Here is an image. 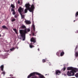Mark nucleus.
<instances>
[{"label":"nucleus","instance_id":"nucleus-24","mask_svg":"<svg viewBox=\"0 0 78 78\" xmlns=\"http://www.w3.org/2000/svg\"><path fill=\"white\" fill-rule=\"evenodd\" d=\"M11 12H12V11H13V12L14 11H15V10L14 9L11 8Z\"/></svg>","mask_w":78,"mask_h":78},{"label":"nucleus","instance_id":"nucleus-12","mask_svg":"<svg viewBox=\"0 0 78 78\" xmlns=\"http://www.w3.org/2000/svg\"><path fill=\"white\" fill-rule=\"evenodd\" d=\"M23 14V13H21L20 14L22 19H25V15H23L22 14Z\"/></svg>","mask_w":78,"mask_h":78},{"label":"nucleus","instance_id":"nucleus-28","mask_svg":"<svg viewBox=\"0 0 78 78\" xmlns=\"http://www.w3.org/2000/svg\"><path fill=\"white\" fill-rule=\"evenodd\" d=\"M2 73L3 74L4 76L5 75V71L3 72Z\"/></svg>","mask_w":78,"mask_h":78},{"label":"nucleus","instance_id":"nucleus-3","mask_svg":"<svg viewBox=\"0 0 78 78\" xmlns=\"http://www.w3.org/2000/svg\"><path fill=\"white\" fill-rule=\"evenodd\" d=\"M25 6L26 8L28 9V10H29L30 12H33L34 11V5L32 4L31 6V7H30V4L29 3H27L25 4Z\"/></svg>","mask_w":78,"mask_h":78},{"label":"nucleus","instance_id":"nucleus-17","mask_svg":"<svg viewBox=\"0 0 78 78\" xmlns=\"http://www.w3.org/2000/svg\"><path fill=\"white\" fill-rule=\"evenodd\" d=\"M11 6L12 8H13V9H14V8H15V6H14V5L13 4H11Z\"/></svg>","mask_w":78,"mask_h":78},{"label":"nucleus","instance_id":"nucleus-13","mask_svg":"<svg viewBox=\"0 0 78 78\" xmlns=\"http://www.w3.org/2000/svg\"><path fill=\"white\" fill-rule=\"evenodd\" d=\"M2 27V28H3V29H6V30H8V27H6V26L5 25L3 26Z\"/></svg>","mask_w":78,"mask_h":78},{"label":"nucleus","instance_id":"nucleus-16","mask_svg":"<svg viewBox=\"0 0 78 78\" xmlns=\"http://www.w3.org/2000/svg\"><path fill=\"white\" fill-rule=\"evenodd\" d=\"M13 31H15L16 34H18V33H17V29H13Z\"/></svg>","mask_w":78,"mask_h":78},{"label":"nucleus","instance_id":"nucleus-39","mask_svg":"<svg viewBox=\"0 0 78 78\" xmlns=\"http://www.w3.org/2000/svg\"><path fill=\"white\" fill-rule=\"evenodd\" d=\"M20 39H21V38H20Z\"/></svg>","mask_w":78,"mask_h":78},{"label":"nucleus","instance_id":"nucleus-25","mask_svg":"<svg viewBox=\"0 0 78 78\" xmlns=\"http://www.w3.org/2000/svg\"><path fill=\"white\" fill-rule=\"evenodd\" d=\"M62 69H63V71H65V70H66V67H64Z\"/></svg>","mask_w":78,"mask_h":78},{"label":"nucleus","instance_id":"nucleus-7","mask_svg":"<svg viewBox=\"0 0 78 78\" xmlns=\"http://www.w3.org/2000/svg\"><path fill=\"white\" fill-rule=\"evenodd\" d=\"M33 32L32 33V36H36V35H35L34 34H35V26H34V25H33Z\"/></svg>","mask_w":78,"mask_h":78},{"label":"nucleus","instance_id":"nucleus-36","mask_svg":"<svg viewBox=\"0 0 78 78\" xmlns=\"http://www.w3.org/2000/svg\"><path fill=\"white\" fill-rule=\"evenodd\" d=\"M75 22V20H74V22Z\"/></svg>","mask_w":78,"mask_h":78},{"label":"nucleus","instance_id":"nucleus-40","mask_svg":"<svg viewBox=\"0 0 78 78\" xmlns=\"http://www.w3.org/2000/svg\"><path fill=\"white\" fill-rule=\"evenodd\" d=\"M33 1H34V0H33Z\"/></svg>","mask_w":78,"mask_h":78},{"label":"nucleus","instance_id":"nucleus-2","mask_svg":"<svg viewBox=\"0 0 78 78\" xmlns=\"http://www.w3.org/2000/svg\"><path fill=\"white\" fill-rule=\"evenodd\" d=\"M30 29L29 28H26L23 30H20V33L21 35V37L23 38V41H25V36L26 34H27V33H28V32H30Z\"/></svg>","mask_w":78,"mask_h":78},{"label":"nucleus","instance_id":"nucleus-22","mask_svg":"<svg viewBox=\"0 0 78 78\" xmlns=\"http://www.w3.org/2000/svg\"><path fill=\"white\" fill-rule=\"evenodd\" d=\"M78 16V12H76V13L75 14V16L76 17H77Z\"/></svg>","mask_w":78,"mask_h":78},{"label":"nucleus","instance_id":"nucleus-38","mask_svg":"<svg viewBox=\"0 0 78 78\" xmlns=\"http://www.w3.org/2000/svg\"><path fill=\"white\" fill-rule=\"evenodd\" d=\"M45 75H47V74H45Z\"/></svg>","mask_w":78,"mask_h":78},{"label":"nucleus","instance_id":"nucleus-9","mask_svg":"<svg viewBox=\"0 0 78 78\" xmlns=\"http://www.w3.org/2000/svg\"><path fill=\"white\" fill-rule=\"evenodd\" d=\"M59 52L60 53V56H63L64 55V52L62 50H59Z\"/></svg>","mask_w":78,"mask_h":78},{"label":"nucleus","instance_id":"nucleus-35","mask_svg":"<svg viewBox=\"0 0 78 78\" xmlns=\"http://www.w3.org/2000/svg\"><path fill=\"white\" fill-rule=\"evenodd\" d=\"M8 78H11V77H8ZM12 78H14V77H12Z\"/></svg>","mask_w":78,"mask_h":78},{"label":"nucleus","instance_id":"nucleus-31","mask_svg":"<svg viewBox=\"0 0 78 78\" xmlns=\"http://www.w3.org/2000/svg\"><path fill=\"white\" fill-rule=\"evenodd\" d=\"M78 45H77L75 49L76 50V49H77V48H78Z\"/></svg>","mask_w":78,"mask_h":78},{"label":"nucleus","instance_id":"nucleus-30","mask_svg":"<svg viewBox=\"0 0 78 78\" xmlns=\"http://www.w3.org/2000/svg\"><path fill=\"white\" fill-rule=\"evenodd\" d=\"M13 49H14V48H12V49H10V50L11 51H12V50H13Z\"/></svg>","mask_w":78,"mask_h":78},{"label":"nucleus","instance_id":"nucleus-21","mask_svg":"<svg viewBox=\"0 0 78 78\" xmlns=\"http://www.w3.org/2000/svg\"><path fill=\"white\" fill-rule=\"evenodd\" d=\"M59 51L57 53H56V55L57 56H59Z\"/></svg>","mask_w":78,"mask_h":78},{"label":"nucleus","instance_id":"nucleus-37","mask_svg":"<svg viewBox=\"0 0 78 78\" xmlns=\"http://www.w3.org/2000/svg\"><path fill=\"white\" fill-rule=\"evenodd\" d=\"M0 37H1V34H0Z\"/></svg>","mask_w":78,"mask_h":78},{"label":"nucleus","instance_id":"nucleus-10","mask_svg":"<svg viewBox=\"0 0 78 78\" xmlns=\"http://www.w3.org/2000/svg\"><path fill=\"white\" fill-rule=\"evenodd\" d=\"M25 22L26 23L27 25H30V24L31 23V22L30 21L28 20H26Z\"/></svg>","mask_w":78,"mask_h":78},{"label":"nucleus","instance_id":"nucleus-11","mask_svg":"<svg viewBox=\"0 0 78 78\" xmlns=\"http://www.w3.org/2000/svg\"><path fill=\"white\" fill-rule=\"evenodd\" d=\"M26 27H25V26L24 25H22L21 26V27L20 28V30L22 29H25V28H26Z\"/></svg>","mask_w":78,"mask_h":78},{"label":"nucleus","instance_id":"nucleus-1","mask_svg":"<svg viewBox=\"0 0 78 78\" xmlns=\"http://www.w3.org/2000/svg\"><path fill=\"white\" fill-rule=\"evenodd\" d=\"M67 70H71L68 71L67 72V75L69 76H74L75 75V73H76L77 69L76 68H74L73 67H70L67 68Z\"/></svg>","mask_w":78,"mask_h":78},{"label":"nucleus","instance_id":"nucleus-26","mask_svg":"<svg viewBox=\"0 0 78 78\" xmlns=\"http://www.w3.org/2000/svg\"><path fill=\"white\" fill-rule=\"evenodd\" d=\"M12 14L13 15H15L16 14V12H15V11H14L12 12Z\"/></svg>","mask_w":78,"mask_h":78},{"label":"nucleus","instance_id":"nucleus-14","mask_svg":"<svg viewBox=\"0 0 78 78\" xmlns=\"http://www.w3.org/2000/svg\"><path fill=\"white\" fill-rule=\"evenodd\" d=\"M39 78H45L44 76L41 74V75L39 76Z\"/></svg>","mask_w":78,"mask_h":78},{"label":"nucleus","instance_id":"nucleus-18","mask_svg":"<svg viewBox=\"0 0 78 78\" xmlns=\"http://www.w3.org/2000/svg\"><path fill=\"white\" fill-rule=\"evenodd\" d=\"M75 55L76 57H77V56H78V52H76L75 53Z\"/></svg>","mask_w":78,"mask_h":78},{"label":"nucleus","instance_id":"nucleus-34","mask_svg":"<svg viewBox=\"0 0 78 78\" xmlns=\"http://www.w3.org/2000/svg\"><path fill=\"white\" fill-rule=\"evenodd\" d=\"M37 50H38V51H39V48H38Z\"/></svg>","mask_w":78,"mask_h":78},{"label":"nucleus","instance_id":"nucleus-15","mask_svg":"<svg viewBox=\"0 0 78 78\" xmlns=\"http://www.w3.org/2000/svg\"><path fill=\"white\" fill-rule=\"evenodd\" d=\"M4 68V66L2 65L1 66V70L2 71H3V69Z\"/></svg>","mask_w":78,"mask_h":78},{"label":"nucleus","instance_id":"nucleus-6","mask_svg":"<svg viewBox=\"0 0 78 78\" xmlns=\"http://www.w3.org/2000/svg\"><path fill=\"white\" fill-rule=\"evenodd\" d=\"M18 11L19 12L20 14H24L25 12H23L24 11V8H22L21 7H20L18 10Z\"/></svg>","mask_w":78,"mask_h":78},{"label":"nucleus","instance_id":"nucleus-33","mask_svg":"<svg viewBox=\"0 0 78 78\" xmlns=\"http://www.w3.org/2000/svg\"><path fill=\"white\" fill-rule=\"evenodd\" d=\"M10 76H13V75H12V74H10Z\"/></svg>","mask_w":78,"mask_h":78},{"label":"nucleus","instance_id":"nucleus-32","mask_svg":"<svg viewBox=\"0 0 78 78\" xmlns=\"http://www.w3.org/2000/svg\"><path fill=\"white\" fill-rule=\"evenodd\" d=\"M18 4H20V1H19V0H18Z\"/></svg>","mask_w":78,"mask_h":78},{"label":"nucleus","instance_id":"nucleus-23","mask_svg":"<svg viewBox=\"0 0 78 78\" xmlns=\"http://www.w3.org/2000/svg\"><path fill=\"white\" fill-rule=\"evenodd\" d=\"M76 77V78H78V73H76L75 75Z\"/></svg>","mask_w":78,"mask_h":78},{"label":"nucleus","instance_id":"nucleus-19","mask_svg":"<svg viewBox=\"0 0 78 78\" xmlns=\"http://www.w3.org/2000/svg\"><path fill=\"white\" fill-rule=\"evenodd\" d=\"M15 20H16V19L14 18H13L12 20V22H14V21H15Z\"/></svg>","mask_w":78,"mask_h":78},{"label":"nucleus","instance_id":"nucleus-29","mask_svg":"<svg viewBox=\"0 0 78 78\" xmlns=\"http://www.w3.org/2000/svg\"><path fill=\"white\" fill-rule=\"evenodd\" d=\"M46 61H45V59H43L42 60L43 62H45Z\"/></svg>","mask_w":78,"mask_h":78},{"label":"nucleus","instance_id":"nucleus-4","mask_svg":"<svg viewBox=\"0 0 78 78\" xmlns=\"http://www.w3.org/2000/svg\"><path fill=\"white\" fill-rule=\"evenodd\" d=\"M30 41L31 42L29 44V47L31 48L34 47V46L33 45V44H34L36 42V38L32 37L31 38Z\"/></svg>","mask_w":78,"mask_h":78},{"label":"nucleus","instance_id":"nucleus-20","mask_svg":"<svg viewBox=\"0 0 78 78\" xmlns=\"http://www.w3.org/2000/svg\"><path fill=\"white\" fill-rule=\"evenodd\" d=\"M27 9H25L24 10V14H25V13H27Z\"/></svg>","mask_w":78,"mask_h":78},{"label":"nucleus","instance_id":"nucleus-27","mask_svg":"<svg viewBox=\"0 0 78 78\" xmlns=\"http://www.w3.org/2000/svg\"><path fill=\"white\" fill-rule=\"evenodd\" d=\"M15 18H17V15L16 14L14 16Z\"/></svg>","mask_w":78,"mask_h":78},{"label":"nucleus","instance_id":"nucleus-5","mask_svg":"<svg viewBox=\"0 0 78 78\" xmlns=\"http://www.w3.org/2000/svg\"><path fill=\"white\" fill-rule=\"evenodd\" d=\"M35 74H36V75H38L39 76L41 75V74L38 73L33 72L30 74V75H29L27 76V78H30V77H31V76H33V77L34 76H35Z\"/></svg>","mask_w":78,"mask_h":78},{"label":"nucleus","instance_id":"nucleus-8","mask_svg":"<svg viewBox=\"0 0 78 78\" xmlns=\"http://www.w3.org/2000/svg\"><path fill=\"white\" fill-rule=\"evenodd\" d=\"M55 73L56 75H59L61 74V71L59 70H55Z\"/></svg>","mask_w":78,"mask_h":78}]
</instances>
